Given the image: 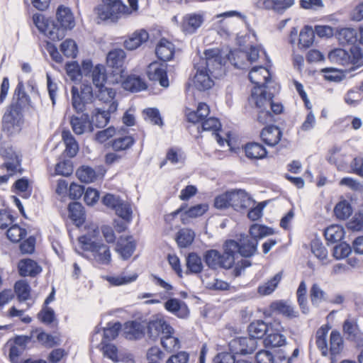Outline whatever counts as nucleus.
<instances>
[{
	"label": "nucleus",
	"instance_id": "obj_1",
	"mask_svg": "<svg viewBox=\"0 0 363 363\" xmlns=\"http://www.w3.org/2000/svg\"><path fill=\"white\" fill-rule=\"evenodd\" d=\"M273 228L260 223H252L250 226L248 239L245 233H240L238 240L227 239L223 245V252L216 249L203 252V260L206 266L216 270L218 267L224 269H230L234 265L237 254L243 258H250L257 252L259 240L269 235H274Z\"/></svg>",
	"mask_w": 363,
	"mask_h": 363
},
{
	"label": "nucleus",
	"instance_id": "obj_2",
	"mask_svg": "<svg viewBox=\"0 0 363 363\" xmlns=\"http://www.w3.org/2000/svg\"><path fill=\"white\" fill-rule=\"evenodd\" d=\"M32 18L39 32L52 42L64 39L67 32L73 30L76 26L72 9L64 4L57 6L55 19L52 16L46 17L40 13H34Z\"/></svg>",
	"mask_w": 363,
	"mask_h": 363
},
{
	"label": "nucleus",
	"instance_id": "obj_3",
	"mask_svg": "<svg viewBox=\"0 0 363 363\" xmlns=\"http://www.w3.org/2000/svg\"><path fill=\"white\" fill-rule=\"evenodd\" d=\"M24 124V105L22 103L11 102L1 118V130L9 137H13L22 131Z\"/></svg>",
	"mask_w": 363,
	"mask_h": 363
},
{
	"label": "nucleus",
	"instance_id": "obj_4",
	"mask_svg": "<svg viewBox=\"0 0 363 363\" xmlns=\"http://www.w3.org/2000/svg\"><path fill=\"white\" fill-rule=\"evenodd\" d=\"M351 55L348 63L353 65L348 69H342L333 67L322 68L324 79L328 82H340L345 78V73L354 71L363 66V49L358 45L353 44L350 49Z\"/></svg>",
	"mask_w": 363,
	"mask_h": 363
},
{
	"label": "nucleus",
	"instance_id": "obj_5",
	"mask_svg": "<svg viewBox=\"0 0 363 363\" xmlns=\"http://www.w3.org/2000/svg\"><path fill=\"white\" fill-rule=\"evenodd\" d=\"M94 8V12L101 21L111 20L112 22H117L121 18V14L130 13L131 11L123 0H101Z\"/></svg>",
	"mask_w": 363,
	"mask_h": 363
},
{
	"label": "nucleus",
	"instance_id": "obj_6",
	"mask_svg": "<svg viewBox=\"0 0 363 363\" xmlns=\"http://www.w3.org/2000/svg\"><path fill=\"white\" fill-rule=\"evenodd\" d=\"M147 335L148 339L156 342L160 336L161 345L167 352H171L172 349L168 347L167 340L172 337L174 333L173 327L164 318H155L150 320L147 323Z\"/></svg>",
	"mask_w": 363,
	"mask_h": 363
},
{
	"label": "nucleus",
	"instance_id": "obj_7",
	"mask_svg": "<svg viewBox=\"0 0 363 363\" xmlns=\"http://www.w3.org/2000/svg\"><path fill=\"white\" fill-rule=\"evenodd\" d=\"M126 58V52L120 48L110 50L106 56V65L111 69L110 72L111 77H124L126 67H124V62Z\"/></svg>",
	"mask_w": 363,
	"mask_h": 363
},
{
	"label": "nucleus",
	"instance_id": "obj_8",
	"mask_svg": "<svg viewBox=\"0 0 363 363\" xmlns=\"http://www.w3.org/2000/svg\"><path fill=\"white\" fill-rule=\"evenodd\" d=\"M110 82L113 85L121 82L123 89L130 93H138L145 91L148 88V84L144 78L135 74H124L123 77H120V75H118L115 79H111Z\"/></svg>",
	"mask_w": 363,
	"mask_h": 363
},
{
	"label": "nucleus",
	"instance_id": "obj_9",
	"mask_svg": "<svg viewBox=\"0 0 363 363\" xmlns=\"http://www.w3.org/2000/svg\"><path fill=\"white\" fill-rule=\"evenodd\" d=\"M168 65L159 60H154L150 63L146 69V74L150 81L158 82L163 88L169 86V80L167 72Z\"/></svg>",
	"mask_w": 363,
	"mask_h": 363
},
{
	"label": "nucleus",
	"instance_id": "obj_10",
	"mask_svg": "<svg viewBox=\"0 0 363 363\" xmlns=\"http://www.w3.org/2000/svg\"><path fill=\"white\" fill-rule=\"evenodd\" d=\"M30 342H35L33 340V333H30V335H16L11 338L8 342L10 344L9 360L19 359L23 352L29 349L28 344Z\"/></svg>",
	"mask_w": 363,
	"mask_h": 363
},
{
	"label": "nucleus",
	"instance_id": "obj_11",
	"mask_svg": "<svg viewBox=\"0 0 363 363\" xmlns=\"http://www.w3.org/2000/svg\"><path fill=\"white\" fill-rule=\"evenodd\" d=\"M283 128L275 123L265 125L259 133L260 139L264 145L274 147L281 142L283 137Z\"/></svg>",
	"mask_w": 363,
	"mask_h": 363
},
{
	"label": "nucleus",
	"instance_id": "obj_12",
	"mask_svg": "<svg viewBox=\"0 0 363 363\" xmlns=\"http://www.w3.org/2000/svg\"><path fill=\"white\" fill-rule=\"evenodd\" d=\"M196 72L194 77V84L199 91H206L211 89L215 84L213 79L210 76L212 72L208 68V65L199 66L198 64L194 65Z\"/></svg>",
	"mask_w": 363,
	"mask_h": 363
},
{
	"label": "nucleus",
	"instance_id": "obj_13",
	"mask_svg": "<svg viewBox=\"0 0 363 363\" xmlns=\"http://www.w3.org/2000/svg\"><path fill=\"white\" fill-rule=\"evenodd\" d=\"M242 150L245 156L251 161L262 160L269 157V151L264 143L249 141L242 145Z\"/></svg>",
	"mask_w": 363,
	"mask_h": 363
},
{
	"label": "nucleus",
	"instance_id": "obj_14",
	"mask_svg": "<svg viewBox=\"0 0 363 363\" xmlns=\"http://www.w3.org/2000/svg\"><path fill=\"white\" fill-rule=\"evenodd\" d=\"M164 307L167 311L180 319H186L190 315L188 305L184 301L177 298L169 297L164 302Z\"/></svg>",
	"mask_w": 363,
	"mask_h": 363
},
{
	"label": "nucleus",
	"instance_id": "obj_15",
	"mask_svg": "<svg viewBox=\"0 0 363 363\" xmlns=\"http://www.w3.org/2000/svg\"><path fill=\"white\" fill-rule=\"evenodd\" d=\"M155 55L159 61L167 62L175 56V45L167 38L162 37L157 43Z\"/></svg>",
	"mask_w": 363,
	"mask_h": 363
},
{
	"label": "nucleus",
	"instance_id": "obj_16",
	"mask_svg": "<svg viewBox=\"0 0 363 363\" xmlns=\"http://www.w3.org/2000/svg\"><path fill=\"white\" fill-rule=\"evenodd\" d=\"M229 344L233 345L235 354L246 355L252 354L257 347V342L249 337H240L233 339Z\"/></svg>",
	"mask_w": 363,
	"mask_h": 363
},
{
	"label": "nucleus",
	"instance_id": "obj_17",
	"mask_svg": "<svg viewBox=\"0 0 363 363\" xmlns=\"http://www.w3.org/2000/svg\"><path fill=\"white\" fill-rule=\"evenodd\" d=\"M232 208L241 212L246 210L252 203H256L252 197L245 189H233Z\"/></svg>",
	"mask_w": 363,
	"mask_h": 363
},
{
	"label": "nucleus",
	"instance_id": "obj_18",
	"mask_svg": "<svg viewBox=\"0 0 363 363\" xmlns=\"http://www.w3.org/2000/svg\"><path fill=\"white\" fill-rule=\"evenodd\" d=\"M17 268L19 275L22 277H35L43 272V267L38 262L29 257L20 259Z\"/></svg>",
	"mask_w": 363,
	"mask_h": 363
},
{
	"label": "nucleus",
	"instance_id": "obj_19",
	"mask_svg": "<svg viewBox=\"0 0 363 363\" xmlns=\"http://www.w3.org/2000/svg\"><path fill=\"white\" fill-rule=\"evenodd\" d=\"M68 217L78 228L86 222V213L84 206L79 201H71L67 205Z\"/></svg>",
	"mask_w": 363,
	"mask_h": 363
},
{
	"label": "nucleus",
	"instance_id": "obj_20",
	"mask_svg": "<svg viewBox=\"0 0 363 363\" xmlns=\"http://www.w3.org/2000/svg\"><path fill=\"white\" fill-rule=\"evenodd\" d=\"M119 240L126 241V244L121 243L119 240L116 242L115 250L121 255L123 260H128L133 255L137 247L136 240L133 235L120 236Z\"/></svg>",
	"mask_w": 363,
	"mask_h": 363
},
{
	"label": "nucleus",
	"instance_id": "obj_21",
	"mask_svg": "<svg viewBox=\"0 0 363 363\" xmlns=\"http://www.w3.org/2000/svg\"><path fill=\"white\" fill-rule=\"evenodd\" d=\"M203 257L201 256L196 252H189L186 255V275L196 274L201 277V274L203 271Z\"/></svg>",
	"mask_w": 363,
	"mask_h": 363
},
{
	"label": "nucleus",
	"instance_id": "obj_22",
	"mask_svg": "<svg viewBox=\"0 0 363 363\" xmlns=\"http://www.w3.org/2000/svg\"><path fill=\"white\" fill-rule=\"evenodd\" d=\"M271 327L272 322L267 323L263 320H254L247 326L248 335L257 342L258 340H263Z\"/></svg>",
	"mask_w": 363,
	"mask_h": 363
},
{
	"label": "nucleus",
	"instance_id": "obj_23",
	"mask_svg": "<svg viewBox=\"0 0 363 363\" xmlns=\"http://www.w3.org/2000/svg\"><path fill=\"white\" fill-rule=\"evenodd\" d=\"M124 334L126 339L137 340L145 335L146 327L137 320H130L124 323Z\"/></svg>",
	"mask_w": 363,
	"mask_h": 363
},
{
	"label": "nucleus",
	"instance_id": "obj_24",
	"mask_svg": "<svg viewBox=\"0 0 363 363\" xmlns=\"http://www.w3.org/2000/svg\"><path fill=\"white\" fill-rule=\"evenodd\" d=\"M149 38V33L145 29L136 30L123 42V46L126 50L133 51L146 43Z\"/></svg>",
	"mask_w": 363,
	"mask_h": 363
},
{
	"label": "nucleus",
	"instance_id": "obj_25",
	"mask_svg": "<svg viewBox=\"0 0 363 363\" xmlns=\"http://www.w3.org/2000/svg\"><path fill=\"white\" fill-rule=\"evenodd\" d=\"M62 138L65 145L62 155L70 158L74 157L79 150V145L75 137L69 129H65L62 132Z\"/></svg>",
	"mask_w": 363,
	"mask_h": 363
},
{
	"label": "nucleus",
	"instance_id": "obj_26",
	"mask_svg": "<svg viewBox=\"0 0 363 363\" xmlns=\"http://www.w3.org/2000/svg\"><path fill=\"white\" fill-rule=\"evenodd\" d=\"M345 234V228L340 224L332 225L324 230V236L328 245L344 241Z\"/></svg>",
	"mask_w": 363,
	"mask_h": 363
},
{
	"label": "nucleus",
	"instance_id": "obj_27",
	"mask_svg": "<svg viewBox=\"0 0 363 363\" xmlns=\"http://www.w3.org/2000/svg\"><path fill=\"white\" fill-rule=\"evenodd\" d=\"M263 345L266 350L274 347H281L286 345L287 341L283 333H279L272 330H269L266 337L262 341Z\"/></svg>",
	"mask_w": 363,
	"mask_h": 363
},
{
	"label": "nucleus",
	"instance_id": "obj_28",
	"mask_svg": "<svg viewBox=\"0 0 363 363\" xmlns=\"http://www.w3.org/2000/svg\"><path fill=\"white\" fill-rule=\"evenodd\" d=\"M95 347L102 352L104 357L111 360L114 363L125 361L124 359L119 357L118 348L113 343L101 341V342Z\"/></svg>",
	"mask_w": 363,
	"mask_h": 363
},
{
	"label": "nucleus",
	"instance_id": "obj_29",
	"mask_svg": "<svg viewBox=\"0 0 363 363\" xmlns=\"http://www.w3.org/2000/svg\"><path fill=\"white\" fill-rule=\"evenodd\" d=\"M203 21V14L196 13L187 14L183 18V30L191 33H195L201 27Z\"/></svg>",
	"mask_w": 363,
	"mask_h": 363
},
{
	"label": "nucleus",
	"instance_id": "obj_30",
	"mask_svg": "<svg viewBox=\"0 0 363 363\" xmlns=\"http://www.w3.org/2000/svg\"><path fill=\"white\" fill-rule=\"evenodd\" d=\"M209 206L207 203H201L190 206L185 209L182 216V223L186 225L189 223L188 218H195L204 215L208 210Z\"/></svg>",
	"mask_w": 363,
	"mask_h": 363
},
{
	"label": "nucleus",
	"instance_id": "obj_31",
	"mask_svg": "<svg viewBox=\"0 0 363 363\" xmlns=\"http://www.w3.org/2000/svg\"><path fill=\"white\" fill-rule=\"evenodd\" d=\"M315 32L310 25H305L300 31L298 47L300 50L311 48L315 40Z\"/></svg>",
	"mask_w": 363,
	"mask_h": 363
},
{
	"label": "nucleus",
	"instance_id": "obj_32",
	"mask_svg": "<svg viewBox=\"0 0 363 363\" xmlns=\"http://www.w3.org/2000/svg\"><path fill=\"white\" fill-rule=\"evenodd\" d=\"M195 237L191 228H182L175 234V240L179 248H187L193 244Z\"/></svg>",
	"mask_w": 363,
	"mask_h": 363
},
{
	"label": "nucleus",
	"instance_id": "obj_33",
	"mask_svg": "<svg viewBox=\"0 0 363 363\" xmlns=\"http://www.w3.org/2000/svg\"><path fill=\"white\" fill-rule=\"evenodd\" d=\"M136 140L133 135H124L118 138L113 139L108 143L115 152L127 150L132 147Z\"/></svg>",
	"mask_w": 363,
	"mask_h": 363
},
{
	"label": "nucleus",
	"instance_id": "obj_34",
	"mask_svg": "<svg viewBox=\"0 0 363 363\" xmlns=\"http://www.w3.org/2000/svg\"><path fill=\"white\" fill-rule=\"evenodd\" d=\"M31 286L26 279H20L14 284V291L19 302H25L31 297Z\"/></svg>",
	"mask_w": 363,
	"mask_h": 363
},
{
	"label": "nucleus",
	"instance_id": "obj_35",
	"mask_svg": "<svg viewBox=\"0 0 363 363\" xmlns=\"http://www.w3.org/2000/svg\"><path fill=\"white\" fill-rule=\"evenodd\" d=\"M76 176L82 184L94 182L98 174L96 171L89 165H82L76 171Z\"/></svg>",
	"mask_w": 363,
	"mask_h": 363
},
{
	"label": "nucleus",
	"instance_id": "obj_36",
	"mask_svg": "<svg viewBox=\"0 0 363 363\" xmlns=\"http://www.w3.org/2000/svg\"><path fill=\"white\" fill-rule=\"evenodd\" d=\"M122 327L123 325L120 321L108 322L106 327L102 328L103 335L101 341L111 342L116 339L122 330Z\"/></svg>",
	"mask_w": 363,
	"mask_h": 363
},
{
	"label": "nucleus",
	"instance_id": "obj_37",
	"mask_svg": "<svg viewBox=\"0 0 363 363\" xmlns=\"http://www.w3.org/2000/svg\"><path fill=\"white\" fill-rule=\"evenodd\" d=\"M272 308L276 313L281 314L288 318H297L298 312L294 311V308L284 300H277L272 302Z\"/></svg>",
	"mask_w": 363,
	"mask_h": 363
},
{
	"label": "nucleus",
	"instance_id": "obj_38",
	"mask_svg": "<svg viewBox=\"0 0 363 363\" xmlns=\"http://www.w3.org/2000/svg\"><path fill=\"white\" fill-rule=\"evenodd\" d=\"M38 319L43 324L52 325L57 328L58 325V320L55 310L50 306H43L42 309L37 315Z\"/></svg>",
	"mask_w": 363,
	"mask_h": 363
},
{
	"label": "nucleus",
	"instance_id": "obj_39",
	"mask_svg": "<svg viewBox=\"0 0 363 363\" xmlns=\"http://www.w3.org/2000/svg\"><path fill=\"white\" fill-rule=\"evenodd\" d=\"M138 273H133L130 275H124L123 273L118 275H106L104 277V279L107 281L111 286H119L127 285L137 280L138 277Z\"/></svg>",
	"mask_w": 363,
	"mask_h": 363
},
{
	"label": "nucleus",
	"instance_id": "obj_40",
	"mask_svg": "<svg viewBox=\"0 0 363 363\" xmlns=\"http://www.w3.org/2000/svg\"><path fill=\"white\" fill-rule=\"evenodd\" d=\"M233 195V189H231L216 196L213 207L218 210H225L232 207Z\"/></svg>",
	"mask_w": 363,
	"mask_h": 363
},
{
	"label": "nucleus",
	"instance_id": "obj_41",
	"mask_svg": "<svg viewBox=\"0 0 363 363\" xmlns=\"http://www.w3.org/2000/svg\"><path fill=\"white\" fill-rule=\"evenodd\" d=\"M352 212L351 203L345 199L339 201L334 207V214L339 220H347L352 216Z\"/></svg>",
	"mask_w": 363,
	"mask_h": 363
},
{
	"label": "nucleus",
	"instance_id": "obj_42",
	"mask_svg": "<svg viewBox=\"0 0 363 363\" xmlns=\"http://www.w3.org/2000/svg\"><path fill=\"white\" fill-rule=\"evenodd\" d=\"M352 247L347 241H341L335 245L332 250V255L336 260H342L347 258L352 252Z\"/></svg>",
	"mask_w": 363,
	"mask_h": 363
},
{
	"label": "nucleus",
	"instance_id": "obj_43",
	"mask_svg": "<svg viewBox=\"0 0 363 363\" xmlns=\"http://www.w3.org/2000/svg\"><path fill=\"white\" fill-rule=\"evenodd\" d=\"M344 341L340 332L337 330H333L330 335V354L337 355L343 349Z\"/></svg>",
	"mask_w": 363,
	"mask_h": 363
},
{
	"label": "nucleus",
	"instance_id": "obj_44",
	"mask_svg": "<svg viewBox=\"0 0 363 363\" xmlns=\"http://www.w3.org/2000/svg\"><path fill=\"white\" fill-rule=\"evenodd\" d=\"M71 94L73 108L77 113H82L88 101L85 100L84 96L79 94V89L76 86H72Z\"/></svg>",
	"mask_w": 363,
	"mask_h": 363
},
{
	"label": "nucleus",
	"instance_id": "obj_45",
	"mask_svg": "<svg viewBox=\"0 0 363 363\" xmlns=\"http://www.w3.org/2000/svg\"><path fill=\"white\" fill-rule=\"evenodd\" d=\"M67 74L72 82L77 83L82 79L81 66L77 60L67 62L65 66Z\"/></svg>",
	"mask_w": 363,
	"mask_h": 363
},
{
	"label": "nucleus",
	"instance_id": "obj_46",
	"mask_svg": "<svg viewBox=\"0 0 363 363\" xmlns=\"http://www.w3.org/2000/svg\"><path fill=\"white\" fill-rule=\"evenodd\" d=\"M329 60L332 62H336L341 65L348 64L350 59L349 52L344 48H333L332 49L328 55Z\"/></svg>",
	"mask_w": 363,
	"mask_h": 363
},
{
	"label": "nucleus",
	"instance_id": "obj_47",
	"mask_svg": "<svg viewBox=\"0 0 363 363\" xmlns=\"http://www.w3.org/2000/svg\"><path fill=\"white\" fill-rule=\"evenodd\" d=\"M335 37L339 40H344L347 44H355L357 39V33L353 28H337Z\"/></svg>",
	"mask_w": 363,
	"mask_h": 363
},
{
	"label": "nucleus",
	"instance_id": "obj_48",
	"mask_svg": "<svg viewBox=\"0 0 363 363\" xmlns=\"http://www.w3.org/2000/svg\"><path fill=\"white\" fill-rule=\"evenodd\" d=\"M145 121L150 120L153 125L162 127L164 125L163 117L160 110L156 107L146 108L143 111Z\"/></svg>",
	"mask_w": 363,
	"mask_h": 363
},
{
	"label": "nucleus",
	"instance_id": "obj_49",
	"mask_svg": "<svg viewBox=\"0 0 363 363\" xmlns=\"http://www.w3.org/2000/svg\"><path fill=\"white\" fill-rule=\"evenodd\" d=\"M60 50L67 57L75 58L77 56L79 49L77 43L72 38H67L60 45Z\"/></svg>",
	"mask_w": 363,
	"mask_h": 363
},
{
	"label": "nucleus",
	"instance_id": "obj_50",
	"mask_svg": "<svg viewBox=\"0 0 363 363\" xmlns=\"http://www.w3.org/2000/svg\"><path fill=\"white\" fill-rule=\"evenodd\" d=\"M111 114L107 110L101 108H95L92 112V118H96L95 125L98 128H101L107 125L111 121Z\"/></svg>",
	"mask_w": 363,
	"mask_h": 363
},
{
	"label": "nucleus",
	"instance_id": "obj_51",
	"mask_svg": "<svg viewBox=\"0 0 363 363\" xmlns=\"http://www.w3.org/2000/svg\"><path fill=\"white\" fill-rule=\"evenodd\" d=\"M116 214L125 222L130 223L133 220V210L128 202L121 200L118 206L114 209Z\"/></svg>",
	"mask_w": 363,
	"mask_h": 363
},
{
	"label": "nucleus",
	"instance_id": "obj_52",
	"mask_svg": "<svg viewBox=\"0 0 363 363\" xmlns=\"http://www.w3.org/2000/svg\"><path fill=\"white\" fill-rule=\"evenodd\" d=\"M269 92L267 90H262L258 94L257 91H255V89H252L247 98V102L251 104V102L253 101L255 108H261L266 103V98Z\"/></svg>",
	"mask_w": 363,
	"mask_h": 363
},
{
	"label": "nucleus",
	"instance_id": "obj_53",
	"mask_svg": "<svg viewBox=\"0 0 363 363\" xmlns=\"http://www.w3.org/2000/svg\"><path fill=\"white\" fill-rule=\"evenodd\" d=\"M37 238L35 235H29L19 243V250L22 255H32L35 251Z\"/></svg>",
	"mask_w": 363,
	"mask_h": 363
},
{
	"label": "nucleus",
	"instance_id": "obj_54",
	"mask_svg": "<svg viewBox=\"0 0 363 363\" xmlns=\"http://www.w3.org/2000/svg\"><path fill=\"white\" fill-rule=\"evenodd\" d=\"M230 352H218L213 358V363H235L237 357L233 345L229 344Z\"/></svg>",
	"mask_w": 363,
	"mask_h": 363
},
{
	"label": "nucleus",
	"instance_id": "obj_55",
	"mask_svg": "<svg viewBox=\"0 0 363 363\" xmlns=\"http://www.w3.org/2000/svg\"><path fill=\"white\" fill-rule=\"evenodd\" d=\"M311 252L319 259L324 260L327 258L328 250L323 246L321 240L315 238L311 241Z\"/></svg>",
	"mask_w": 363,
	"mask_h": 363
},
{
	"label": "nucleus",
	"instance_id": "obj_56",
	"mask_svg": "<svg viewBox=\"0 0 363 363\" xmlns=\"http://www.w3.org/2000/svg\"><path fill=\"white\" fill-rule=\"evenodd\" d=\"M257 109L258 110L257 121L259 123L267 125L269 123H275L277 121V118L272 111L267 110L264 106Z\"/></svg>",
	"mask_w": 363,
	"mask_h": 363
},
{
	"label": "nucleus",
	"instance_id": "obj_57",
	"mask_svg": "<svg viewBox=\"0 0 363 363\" xmlns=\"http://www.w3.org/2000/svg\"><path fill=\"white\" fill-rule=\"evenodd\" d=\"M1 157H4L6 162H13L17 165V168H21L22 159L12 146L3 147L1 146Z\"/></svg>",
	"mask_w": 363,
	"mask_h": 363
},
{
	"label": "nucleus",
	"instance_id": "obj_58",
	"mask_svg": "<svg viewBox=\"0 0 363 363\" xmlns=\"http://www.w3.org/2000/svg\"><path fill=\"white\" fill-rule=\"evenodd\" d=\"M74 170L73 163L71 160L65 159L57 162L55 165V171L57 175L63 177H69Z\"/></svg>",
	"mask_w": 363,
	"mask_h": 363
},
{
	"label": "nucleus",
	"instance_id": "obj_59",
	"mask_svg": "<svg viewBox=\"0 0 363 363\" xmlns=\"http://www.w3.org/2000/svg\"><path fill=\"white\" fill-rule=\"evenodd\" d=\"M205 60L206 62L209 60H213L220 66L225 65V60L222 55L221 50L218 48H210L204 50ZM208 65V62H206Z\"/></svg>",
	"mask_w": 363,
	"mask_h": 363
},
{
	"label": "nucleus",
	"instance_id": "obj_60",
	"mask_svg": "<svg viewBox=\"0 0 363 363\" xmlns=\"http://www.w3.org/2000/svg\"><path fill=\"white\" fill-rule=\"evenodd\" d=\"M213 125L208 127V130H211L213 135H215V138L220 146H224L226 140L223 137L220 132L222 130V125L220 119L218 117L211 116Z\"/></svg>",
	"mask_w": 363,
	"mask_h": 363
},
{
	"label": "nucleus",
	"instance_id": "obj_61",
	"mask_svg": "<svg viewBox=\"0 0 363 363\" xmlns=\"http://www.w3.org/2000/svg\"><path fill=\"white\" fill-rule=\"evenodd\" d=\"M346 228L352 232H359L363 230V212L358 211L346 223Z\"/></svg>",
	"mask_w": 363,
	"mask_h": 363
},
{
	"label": "nucleus",
	"instance_id": "obj_62",
	"mask_svg": "<svg viewBox=\"0 0 363 363\" xmlns=\"http://www.w3.org/2000/svg\"><path fill=\"white\" fill-rule=\"evenodd\" d=\"M86 186L76 182H72L69 185L68 196L72 201H78L83 196Z\"/></svg>",
	"mask_w": 363,
	"mask_h": 363
},
{
	"label": "nucleus",
	"instance_id": "obj_63",
	"mask_svg": "<svg viewBox=\"0 0 363 363\" xmlns=\"http://www.w3.org/2000/svg\"><path fill=\"white\" fill-rule=\"evenodd\" d=\"M83 195L85 203L88 206H94L100 198V191L94 187L88 186Z\"/></svg>",
	"mask_w": 363,
	"mask_h": 363
},
{
	"label": "nucleus",
	"instance_id": "obj_64",
	"mask_svg": "<svg viewBox=\"0 0 363 363\" xmlns=\"http://www.w3.org/2000/svg\"><path fill=\"white\" fill-rule=\"evenodd\" d=\"M32 188L30 180L26 177H23L16 180L12 185L11 189L17 194L21 195L23 192H26Z\"/></svg>",
	"mask_w": 363,
	"mask_h": 363
}]
</instances>
